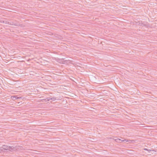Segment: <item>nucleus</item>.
Wrapping results in <instances>:
<instances>
[{"instance_id": "obj_5", "label": "nucleus", "mask_w": 157, "mask_h": 157, "mask_svg": "<svg viewBox=\"0 0 157 157\" xmlns=\"http://www.w3.org/2000/svg\"><path fill=\"white\" fill-rule=\"evenodd\" d=\"M115 140L117 142H119V143H121V142H124L125 140H121L120 139H117Z\"/></svg>"}, {"instance_id": "obj_6", "label": "nucleus", "mask_w": 157, "mask_h": 157, "mask_svg": "<svg viewBox=\"0 0 157 157\" xmlns=\"http://www.w3.org/2000/svg\"><path fill=\"white\" fill-rule=\"evenodd\" d=\"M9 147H10L8 150L12 151L14 150L15 148L13 146H9Z\"/></svg>"}, {"instance_id": "obj_4", "label": "nucleus", "mask_w": 157, "mask_h": 157, "mask_svg": "<svg viewBox=\"0 0 157 157\" xmlns=\"http://www.w3.org/2000/svg\"><path fill=\"white\" fill-rule=\"evenodd\" d=\"M18 97L17 96H12L11 97V99L13 100H15L19 99Z\"/></svg>"}, {"instance_id": "obj_9", "label": "nucleus", "mask_w": 157, "mask_h": 157, "mask_svg": "<svg viewBox=\"0 0 157 157\" xmlns=\"http://www.w3.org/2000/svg\"><path fill=\"white\" fill-rule=\"evenodd\" d=\"M139 25L140 26H143V23H140Z\"/></svg>"}, {"instance_id": "obj_10", "label": "nucleus", "mask_w": 157, "mask_h": 157, "mask_svg": "<svg viewBox=\"0 0 157 157\" xmlns=\"http://www.w3.org/2000/svg\"><path fill=\"white\" fill-rule=\"evenodd\" d=\"M47 99V101H49L51 99V98L50 97H48L46 98Z\"/></svg>"}, {"instance_id": "obj_11", "label": "nucleus", "mask_w": 157, "mask_h": 157, "mask_svg": "<svg viewBox=\"0 0 157 157\" xmlns=\"http://www.w3.org/2000/svg\"><path fill=\"white\" fill-rule=\"evenodd\" d=\"M18 98H19V99H24V98L23 97H19Z\"/></svg>"}, {"instance_id": "obj_3", "label": "nucleus", "mask_w": 157, "mask_h": 157, "mask_svg": "<svg viewBox=\"0 0 157 157\" xmlns=\"http://www.w3.org/2000/svg\"><path fill=\"white\" fill-rule=\"evenodd\" d=\"M143 26H145L146 27H150V25H149V24L147 22H144L143 23Z\"/></svg>"}, {"instance_id": "obj_1", "label": "nucleus", "mask_w": 157, "mask_h": 157, "mask_svg": "<svg viewBox=\"0 0 157 157\" xmlns=\"http://www.w3.org/2000/svg\"><path fill=\"white\" fill-rule=\"evenodd\" d=\"M7 24L10 25H14L17 26H21L22 25H20L18 23H15L14 21H8V22L7 23Z\"/></svg>"}, {"instance_id": "obj_12", "label": "nucleus", "mask_w": 157, "mask_h": 157, "mask_svg": "<svg viewBox=\"0 0 157 157\" xmlns=\"http://www.w3.org/2000/svg\"><path fill=\"white\" fill-rule=\"evenodd\" d=\"M46 99H47L46 98L44 99L41 100L42 101H45Z\"/></svg>"}, {"instance_id": "obj_7", "label": "nucleus", "mask_w": 157, "mask_h": 157, "mask_svg": "<svg viewBox=\"0 0 157 157\" xmlns=\"http://www.w3.org/2000/svg\"><path fill=\"white\" fill-rule=\"evenodd\" d=\"M0 22H1V23H3L7 24V23L8 22V21H4L1 20L0 21Z\"/></svg>"}, {"instance_id": "obj_2", "label": "nucleus", "mask_w": 157, "mask_h": 157, "mask_svg": "<svg viewBox=\"0 0 157 157\" xmlns=\"http://www.w3.org/2000/svg\"><path fill=\"white\" fill-rule=\"evenodd\" d=\"M10 147L8 146L3 145L2 147H1L2 152L4 151L5 150H8L9 149Z\"/></svg>"}, {"instance_id": "obj_13", "label": "nucleus", "mask_w": 157, "mask_h": 157, "mask_svg": "<svg viewBox=\"0 0 157 157\" xmlns=\"http://www.w3.org/2000/svg\"><path fill=\"white\" fill-rule=\"evenodd\" d=\"M144 150H145V151H148V150L147 148H144Z\"/></svg>"}, {"instance_id": "obj_8", "label": "nucleus", "mask_w": 157, "mask_h": 157, "mask_svg": "<svg viewBox=\"0 0 157 157\" xmlns=\"http://www.w3.org/2000/svg\"><path fill=\"white\" fill-rule=\"evenodd\" d=\"M51 99L53 100V101H55L56 100V98L54 97H52L51 98Z\"/></svg>"}, {"instance_id": "obj_14", "label": "nucleus", "mask_w": 157, "mask_h": 157, "mask_svg": "<svg viewBox=\"0 0 157 157\" xmlns=\"http://www.w3.org/2000/svg\"><path fill=\"white\" fill-rule=\"evenodd\" d=\"M1 150H1V147H0V152H2Z\"/></svg>"}]
</instances>
